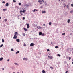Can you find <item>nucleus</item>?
Wrapping results in <instances>:
<instances>
[{"label":"nucleus","mask_w":73,"mask_h":73,"mask_svg":"<svg viewBox=\"0 0 73 73\" xmlns=\"http://www.w3.org/2000/svg\"><path fill=\"white\" fill-rule=\"evenodd\" d=\"M40 4H42V3H40Z\"/></svg>","instance_id":"50"},{"label":"nucleus","mask_w":73,"mask_h":73,"mask_svg":"<svg viewBox=\"0 0 73 73\" xmlns=\"http://www.w3.org/2000/svg\"><path fill=\"white\" fill-rule=\"evenodd\" d=\"M42 13H46V12L45 11H42Z\"/></svg>","instance_id":"12"},{"label":"nucleus","mask_w":73,"mask_h":73,"mask_svg":"<svg viewBox=\"0 0 73 73\" xmlns=\"http://www.w3.org/2000/svg\"><path fill=\"white\" fill-rule=\"evenodd\" d=\"M2 46H3V44H2L0 46V48H1V47H2Z\"/></svg>","instance_id":"21"},{"label":"nucleus","mask_w":73,"mask_h":73,"mask_svg":"<svg viewBox=\"0 0 73 73\" xmlns=\"http://www.w3.org/2000/svg\"><path fill=\"white\" fill-rule=\"evenodd\" d=\"M70 21V19H68L67 21V22L68 23H69V22Z\"/></svg>","instance_id":"13"},{"label":"nucleus","mask_w":73,"mask_h":73,"mask_svg":"<svg viewBox=\"0 0 73 73\" xmlns=\"http://www.w3.org/2000/svg\"><path fill=\"white\" fill-rule=\"evenodd\" d=\"M21 4L20 3H19V5H21Z\"/></svg>","instance_id":"33"},{"label":"nucleus","mask_w":73,"mask_h":73,"mask_svg":"<svg viewBox=\"0 0 73 73\" xmlns=\"http://www.w3.org/2000/svg\"><path fill=\"white\" fill-rule=\"evenodd\" d=\"M11 51H13V49H11Z\"/></svg>","instance_id":"35"},{"label":"nucleus","mask_w":73,"mask_h":73,"mask_svg":"<svg viewBox=\"0 0 73 73\" xmlns=\"http://www.w3.org/2000/svg\"><path fill=\"white\" fill-rule=\"evenodd\" d=\"M50 68H51V69H53V67H52L50 66Z\"/></svg>","instance_id":"36"},{"label":"nucleus","mask_w":73,"mask_h":73,"mask_svg":"<svg viewBox=\"0 0 73 73\" xmlns=\"http://www.w3.org/2000/svg\"><path fill=\"white\" fill-rule=\"evenodd\" d=\"M13 73H15V72H13Z\"/></svg>","instance_id":"57"},{"label":"nucleus","mask_w":73,"mask_h":73,"mask_svg":"<svg viewBox=\"0 0 73 73\" xmlns=\"http://www.w3.org/2000/svg\"><path fill=\"white\" fill-rule=\"evenodd\" d=\"M68 71H66V72L65 73H68Z\"/></svg>","instance_id":"43"},{"label":"nucleus","mask_w":73,"mask_h":73,"mask_svg":"<svg viewBox=\"0 0 73 73\" xmlns=\"http://www.w3.org/2000/svg\"><path fill=\"white\" fill-rule=\"evenodd\" d=\"M2 3L3 4H4V3H5V1H3L2 2Z\"/></svg>","instance_id":"41"},{"label":"nucleus","mask_w":73,"mask_h":73,"mask_svg":"<svg viewBox=\"0 0 73 73\" xmlns=\"http://www.w3.org/2000/svg\"><path fill=\"white\" fill-rule=\"evenodd\" d=\"M50 56H48V58L49 57V58H50Z\"/></svg>","instance_id":"49"},{"label":"nucleus","mask_w":73,"mask_h":73,"mask_svg":"<svg viewBox=\"0 0 73 73\" xmlns=\"http://www.w3.org/2000/svg\"><path fill=\"white\" fill-rule=\"evenodd\" d=\"M72 64H73V62H72Z\"/></svg>","instance_id":"51"},{"label":"nucleus","mask_w":73,"mask_h":73,"mask_svg":"<svg viewBox=\"0 0 73 73\" xmlns=\"http://www.w3.org/2000/svg\"><path fill=\"white\" fill-rule=\"evenodd\" d=\"M26 25H27V28H29L30 27L29 25V24L27 23Z\"/></svg>","instance_id":"3"},{"label":"nucleus","mask_w":73,"mask_h":73,"mask_svg":"<svg viewBox=\"0 0 73 73\" xmlns=\"http://www.w3.org/2000/svg\"><path fill=\"white\" fill-rule=\"evenodd\" d=\"M45 24H43V26H45Z\"/></svg>","instance_id":"44"},{"label":"nucleus","mask_w":73,"mask_h":73,"mask_svg":"<svg viewBox=\"0 0 73 73\" xmlns=\"http://www.w3.org/2000/svg\"><path fill=\"white\" fill-rule=\"evenodd\" d=\"M7 61H9V59H8L7 60Z\"/></svg>","instance_id":"47"},{"label":"nucleus","mask_w":73,"mask_h":73,"mask_svg":"<svg viewBox=\"0 0 73 73\" xmlns=\"http://www.w3.org/2000/svg\"><path fill=\"white\" fill-rule=\"evenodd\" d=\"M3 11H4V12H5V10H6V9H3Z\"/></svg>","instance_id":"34"},{"label":"nucleus","mask_w":73,"mask_h":73,"mask_svg":"<svg viewBox=\"0 0 73 73\" xmlns=\"http://www.w3.org/2000/svg\"><path fill=\"white\" fill-rule=\"evenodd\" d=\"M13 3H16V0H13Z\"/></svg>","instance_id":"17"},{"label":"nucleus","mask_w":73,"mask_h":73,"mask_svg":"<svg viewBox=\"0 0 73 73\" xmlns=\"http://www.w3.org/2000/svg\"><path fill=\"white\" fill-rule=\"evenodd\" d=\"M67 8H69V6H68V5L67 6Z\"/></svg>","instance_id":"26"},{"label":"nucleus","mask_w":73,"mask_h":73,"mask_svg":"<svg viewBox=\"0 0 73 73\" xmlns=\"http://www.w3.org/2000/svg\"><path fill=\"white\" fill-rule=\"evenodd\" d=\"M43 8V7L41 6L40 7V8Z\"/></svg>","instance_id":"37"},{"label":"nucleus","mask_w":73,"mask_h":73,"mask_svg":"<svg viewBox=\"0 0 73 73\" xmlns=\"http://www.w3.org/2000/svg\"><path fill=\"white\" fill-rule=\"evenodd\" d=\"M23 36H25V33H23Z\"/></svg>","instance_id":"27"},{"label":"nucleus","mask_w":73,"mask_h":73,"mask_svg":"<svg viewBox=\"0 0 73 73\" xmlns=\"http://www.w3.org/2000/svg\"><path fill=\"white\" fill-rule=\"evenodd\" d=\"M65 6H64V7L65 8Z\"/></svg>","instance_id":"54"},{"label":"nucleus","mask_w":73,"mask_h":73,"mask_svg":"<svg viewBox=\"0 0 73 73\" xmlns=\"http://www.w3.org/2000/svg\"><path fill=\"white\" fill-rule=\"evenodd\" d=\"M64 0H61L62 1H64Z\"/></svg>","instance_id":"52"},{"label":"nucleus","mask_w":73,"mask_h":73,"mask_svg":"<svg viewBox=\"0 0 73 73\" xmlns=\"http://www.w3.org/2000/svg\"><path fill=\"white\" fill-rule=\"evenodd\" d=\"M50 59H52L53 58V57L52 56H50Z\"/></svg>","instance_id":"25"},{"label":"nucleus","mask_w":73,"mask_h":73,"mask_svg":"<svg viewBox=\"0 0 73 73\" xmlns=\"http://www.w3.org/2000/svg\"><path fill=\"white\" fill-rule=\"evenodd\" d=\"M47 52H49V49H48L47 50Z\"/></svg>","instance_id":"38"},{"label":"nucleus","mask_w":73,"mask_h":73,"mask_svg":"<svg viewBox=\"0 0 73 73\" xmlns=\"http://www.w3.org/2000/svg\"><path fill=\"white\" fill-rule=\"evenodd\" d=\"M30 46H34V44L33 43H31Z\"/></svg>","instance_id":"5"},{"label":"nucleus","mask_w":73,"mask_h":73,"mask_svg":"<svg viewBox=\"0 0 73 73\" xmlns=\"http://www.w3.org/2000/svg\"><path fill=\"white\" fill-rule=\"evenodd\" d=\"M59 0V1H60V0Z\"/></svg>","instance_id":"56"},{"label":"nucleus","mask_w":73,"mask_h":73,"mask_svg":"<svg viewBox=\"0 0 73 73\" xmlns=\"http://www.w3.org/2000/svg\"><path fill=\"white\" fill-rule=\"evenodd\" d=\"M6 22L8 20V19H5L4 20Z\"/></svg>","instance_id":"23"},{"label":"nucleus","mask_w":73,"mask_h":73,"mask_svg":"<svg viewBox=\"0 0 73 73\" xmlns=\"http://www.w3.org/2000/svg\"><path fill=\"white\" fill-rule=\"evenodd\" d=\"M62 35H63V36H64V35H65V33H63V34L62 33Z\"/></svg>","instance_id":"19"},{"label":"nucleus","mask_w":73,"mask_h":73,"mask_svg":"<svg viewBox=\"0 0 73 73\" xmlns=\"http://www.w3.org/2000/svg\"><path fill=\"white\" fill-rule=\"evenodd\" d=\"M42 32H39V35H42Z\"/></svg>","instance_id":"8"},{"label":"nucleus","mask_w":73,"mask_h":73,"mask_svg":"<svg viewBox=\"0 0 73 73\" xmlns=\"http://www.w3.org/2000/svg\"><path fill=\"white\" fill-rule=\"evenodd\" d=\"M44 2V0H39L38 1V2L40 3V2Z\"/></svg>","instance_id":"4"},{"label":"nucleus","mask_w":73,"mask_h":73,"mask_svg":"<svg viewBox=\"0 0 73 73\" xmlns=\"http://www.w3.org/2000/svg\"><path fill=\"white\" fill-rule=\"evenodd\" d=\"M16 35H17V36L18 35V33L17 32H15V34L14 35V37H13V39H16L17 38V36H16Z\"/></svg>","instance_id":"1"},{"label":"nucleus","mask_w":73,"mask_h":73,"mask_svg":"<svg viewBox=\"0 0 73 73\" xmlns=\"http://www.w3.org/2000/svg\"><path fill=\"white\" fill-rule=\"evenodd\" d=\"M23 60H24L25 61H27L28 60V59L24 58H23Z\"/></svg>","instance_id":"6"},{"label":"nucleus","mask_w":73,"mask_h":73,"mask_svg":"<svg viewBox=\"0 0 73 73\" xmlns=\"http://www.w3.org/2000/svg\"><path fill=\"white\" fill-rule=\"evenodd\" d=\"M23 29H24V31H28V30L27 29L25 28H24Z\"/></svg>","instance_id":"10"},{"label":"nucleus","mask_w":73,"mask_h":73,"mask_svg":"<svg viewBox=\"0 0 73 73\" xmlns=\"http://www.w3.org/2000/svg\"><path fill=\"white\" fill-rule=\"evenodd\" d=\"M23 20H25V18L24 17H23Z\"/></svg>","instance_id":"40"},{"label":"nucleus","mask_w":73,"mask_h":73,"mask_svg":"<svg viewBox=\"0 0 73 73\" xmlns=\"http://www.w3.org/2000/svg\"><path fill=\"white\" fill-rule=\"evenodd\" d=\"M51 44H52V45H53V42H51Z\"/></svg>","instance_id":"46"},{"label":"nucleus","mask_w":73,"mask_h":73,"mask_svg":"<svg viewBox=\"0 0 73 73\" xmlns=\"http://www.w3.org/2000/svg\"><path fill=\"white\" fill-rule=\"evenodd\" d=\"M19 52H20V51H17L16 52V54H17V53H19Z\"/></svg>","instance_id":"15"},{"label":"nucleus","mask_w":73,"mask_h":73,"mask_svg":"<svg viewBox=\"0 0 73 73\" xmlns=\"http://www.w3.org/2000/svg\"><path fill=\"white\" fill-rule=\"evenodd\" d=\"M58 56V57H61V55H60V54H58L57 55Z\"/></svg>","instance_id":"28"},{"label":"nucleus","mask_w":73,"mask_h":73,"mask_svg":"<svg viewBox=\"0 0 73 73\" xmlns=\"http://www.w3.org/2000/svg\"><path fill=\"white\" fill-rule=\"evenodd\" d=\"M49 24L50 25H51L52 24V23H51V22H49Z\"/></svg>","instance_id":"18"},{"label":"nucleus","mask_w":73,"mask_h":73,"mask_svg":"<svg viewBox=\"0 0 73 73\" xmlns=\"http://www.w3.org/2000/svg\"><path fill=\"white\" fill-rule=\"evenodd\" d=\"M24 46H26V44H25L24 43Z\"/></svg>","instance_id":"32"},{"label":"nucleus","mask_w":73,"mask_h":73,"mask_svg":"<svg viewBox=\"0 0 73 73\" xmlns=\"http://www.w3.org/2000/svg\"><path fill=\"white\" fill-rule=\"evenodd\" d=\"M14 64L15 65H19V64L16 63H15Z\"/></svg>","instance_id":"20"},{"label":"nucleus","mask_w":73,"mask_h":73,"mask_svg":"<svg viewBox=\"0 0 73 73\" xmlns=\"http://www.w3.org/2000/svg\"><path fill=\"white\" fill-rule=\"evenodd\" d=\"M35 11H36V12L37 11V10L36 9H34V10L33 11V12H35Z\"/></svg>","instance_id":"14"},{"label":"nucleus","mask_w":73,"mask_h":73,"mask_svg":"<svg viewBox=\"0 0 73 73\" xmlns=\"http://www.w3.org/2000/svg\"><path fill=\"white\" fill-rule=\"evenodd\" d=\"M1 19V17H0V20Z\"/></svg>","instance_id":"53"},{"label":"nucleus","mask_w":73,"mask_h":73,"mask_svg":"<svg viewBox=\"0 0 73 73\" xmlns=\"http://www.w3.org/2000/svg\"><path fill=\"white\" fill-rule=\"evenodd\" d=\"M58 46H56L55 47V48H58Z\"/></svg>","instance_id":"30"},{"label":"nucleus","mask_w":73,"mask_h":73,"mask_svg":"<svg viewBox=\"0 0 73 73\" xmlns=\"http://www.w3.org/2000/svg\"><path fill=\"white\" fill-rule=\"evenodd\" d=\"M42 72L43 73H45V71L43 70L42 71Z\"/></svg>","instance_id":"22"},{"label":"nucleus","mask_w":73,"mask_h":73,"mask_svg":"<svg viewBox=\"0 0 73 73\" xmlns=\"http://www.w3.org/2000/svg\"><path fill=\"white\" fill-rule=\"evenodd\" d=\"M2 42H4V39H2Z\"/></svg>","instance_id":"24"},{"label":"nucleus","mask_w":73,"mask_h":73,"mask_svg":"<svg viewBox=\"0 0 73 73\" xmlns=\"http://www.w3.org/2000/svg\"><path fill=\"white\" fill-rule=\"evenodd\" d=\"M68 59H69V60H70V59H71V58L70 57H69L68 58Z\"/></svg>","instance_id":"31"},{"label":"nucleus","mask_w":73,"mask_h":73,"mask_svg":"<svg viewBox=\"0 0 73 73\" xmlns=\"http://www.w3.org/2000/svg\"><path fill=\"white\" fill-rule=\"evenodd\" d=\"M16 41L17 42H20V39H17L16 40Z\"/></svg>","instance_id":"9"},{"label":"nucleus","mask_w":73,"mask_h":73,"mask_svg":"<svg viewBox=\"0 0 73 73\" xmlns=\"http://www.w3.org/2000/svg\"><path fill=\"white\" fill-rule=\"evenodd\" d=\"M71 5L72 6V7H73V4H71Z\"/></svg>","instance_id":"39"},{"label":"nucleus","mask_w":73,"mask_h":73,"mask_svg":"<svg viewBox=\"0 0 73 73\" xmlns=\"http://www.w3.org/2000/svg\"><path fill=\"white\" fill-rule=\"evenodd\" d=\"M42 36H44L45 35V33H42Z\"/></svg>","instance_id":"16"},{"label":"nucleus","mask_w":73,"mask_h":73,"mask_svg":"<svg viewBox=\"0 0 73 73\" xmlns=\"http://www.w3.org/2000/svg\"><path fill=\"white\" fill-rule=\"evenodd\" d=\"M2 70H4V68H3Z\"/></svg>","instance_id":"45"},{"label":"nucleus","mask_w":73,"mask_h":73,"mask_svg":"<svg viewBox=\"0 0 73 73\" xmlns=\"http://www.w3.org/2000/svg\"><path fill=\"white\" fill-rule=\"evenodd\" d=\"M26 12V10H23V11L22 10H21L20 11V13H21V12H23V13H25Z\"/></svg>","instance_id":"2"},{"label":"nucleus","mask_w":73,"mask_h":73,"mask_svg":"<svg viewBox=\"0 0 73 73\" xmlns=\"http://www.w3.org/2000/svg\"><path fill=\"white\" fill-rule=\"evenodd\" d=\"M5 5L6 6V7H8V6H9V4H8V3H7Z\"/></svg>","instance_id":"7"},{"label":"nucleus","mask_w":73,"mask_h":73,"mask_svg":"<svg viewBox=\"0 0 73 73\" xmlns=\"http://www.w3.org/2000/svg\"><path fill=\"white\" fill-rule=\"evenodd\" d=\"M22 73H23V71H22Z\"/></svg>","instance_id":"55"},{"label":"nucleus","mask_w":73,"mask_h":73,"mask_svg":"<svg viewBox=\"0 0 73 73\" xmlns=\"http://www.w3.org/2000/svg\"><path fill=\"white\" fill-rule=\"evenodd\" d=\"M21 16H23V13H21Z\"/></svg>","instance_id":"42"},{"label":"nucleus","mask_w":73,"mask_h":73,"mask_svg":"<svg viewBox=\"0 0 73 73\" xmlns=\"http://www.w3.org/2000/svg\"><path fill=\"white\" fill-rule=\"evenodd\" d=\"M70 13H73V10H72L70 11Z\"/></svg>","instance_id":"29"},{"label":"nucleus","mask_w":73,"mask_h":73,"mask_svg":"<svg viewBox=\"0 0 73 73\" xmlns=\"http://www.w3.org/2000/svg\"><path fill=\"white\" fill-rule=\"evenodd\" d=\"M64 5L65 6H66V5H65V4L64 3Z\"/></svg>","instance_id":"48"},{"label":"nucleus","mask_w":73,"mask_h":73,"mask_svg":"<svg viewBox=\"0 0 73 73\" xmlns=\"http://www.w3.org/2000/svg\"><path fill=\"white\" fill-rule=\"evenodd\" d=\"M2 60H3V58H0V61H1Z\"/></svg>","instance_id":"11"}]
</instances>
